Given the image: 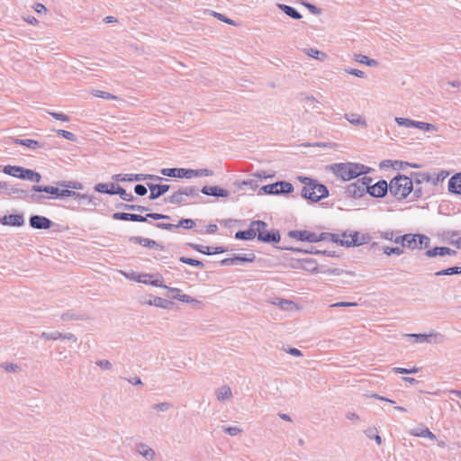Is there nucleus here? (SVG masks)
<instances>
[{
	"label": "nucleus",
	"instance_id": "1",
	"mask_svg": "<svg viewBox=\"0 0 461 461\" xmlns=\"http://www.w3.org/2000/svg\"><path fill=\"white\" fill-rule=\"evenodd\" d=\"M391 194L397 200L405 199L413 190L411 179L402 174H397L389 183Z\"/></svg>",
	"mask_w": 461,
	"mask_h": 461
},
{
	"label": "nucleus",
	"instance_id": "2",
	"mask_svg": "<svg viewBox=\"0 0 461 461\" xmlns=\"http://www.w3.org/2000/svg\"><path fill=\"white\" fill-rule=\"evenodd\" d=\"M112 218L116 221H134V222H147L149 219L154 221L170 220L171 216L158 212H149L146 215L131 213L125 212H117L113 213Z\"/></svg>",
	"mask_w": 461,
	"mask_h": 461
},
{
	"label": "nucleus",
	"instance_id": "3",
	"mask_svg": "<svg viewBox=\"0 0 461 461\" xmlns=\"http://www.w3.org/2000/svg\"><path fill=\"white\" fill-rule=\"evenodd\" d=\"M185 196L199 197V188L195 185L179 186L171 195L163 199L164 203L181 206L185 203Z\"/></svg>",
	"mask_w": 461,
	"mask_h": 461
},
{
	"label": "nucleus",
	"instance_id": "4",
	"mask_svg": "<svg viewBox=\"0 0 461 461\" xmlns=\"http://www.w3.org/2000/svg\"><path fill=\"white\" fill-rule=\"evenodd\" d=\"M259 221L264 227L258 226L256 227V238L259 242L267 243V244H277L281 240V235L278 230L271 229L267 230L268 224L261 220H257Z\"/></svg>",
	"mask_w": 461,
	"mask_h": 461
},
{
	"label": "nucleus",
	"instance_id": "5",
	"mask_svg": "<svg viewBox=\"0 0 461 461\" xmlns=\"http://www.w3.org/2000/svg\"><path fill=\"white\" fill-rule=\"evenodd\" d=\"M340 236L342 237L341 247L345 248L359 247L367 244L371 240V236L368 233L361 234L357 230L350 232L344 230Z\"/></svg>",
	"mask_w": 461,
	"mask_h": 461
},
{
	"label": "nucleus",
	"instance_id": "6",
	"mask_svg": "<svg viewBox=\"0 0 461 461\" xmlns=\"http://www.w3.org/2000/svg\"><path fill=\"white\" fill-rule=\"evenodd\" d=\"M328 167L336 176L343 181H350L358 177V171H353L351 162L334 163Z\"/></svg>",
	"mask_w": 461,
	"mask_h": 461
},
{
	"label": "nucleus",
	"instance_id": "7",
	"mask_svg": "<svg viewBox=\"0 0 461 461\" xmlns=\"http://www.w3.org/2000/svg\"><path fill=\"white\" fill-rule=\"evenodd\" d=\"M9 194H16L18 198L28 200L34 203H41L47 197L44 194H39L37 192L18 188L15 186H9Z\"/></svg>",
	"mask_w": 461,
	"mask_h": 461
},
{
	"label": "nucleus",
	"instance_id": "8",
	"mask_svg": "<svg viewBox=\"0 0 461 461\" xmlns=\"http://www.w3.org/2000/svg\"><path fill=\"white\" fill-rule=\"evenodd\" d=\"M292 263L290 264V267L294 269L301 268L304 271L310 272L312 274L321 273V266H318V263L315 259L307 258L295 259L291 258Z\"/></svg>",
	"mask_w": 461,
	"mask_h": 461
},
{
	"label": "nucleus",
	"instance_id": "9",
	"mask_svg": "<svg viewBox=\"0 0 461 461\" xmlns=\"http://www.w3.org/2000/svg\"><path fill=\"white\" fill-rule=\"evenodd\" d=\"M152 224L158 229L166 230L172 232L176 231L178 228L192 230L196 226L195 221L190 218H182L178 221L177 224L165 222H156Z\"/></svg>",
	"mask_w": 461,
	"mask_h": 461
},
{
	"label": "nucleus",
	"instance_id": "10",
	"mask_svg": "<svg viewBox=\"0 0 461 461\" xmlns=\"http://www.w3.org/2000/svg\"><path fill=\"white\" fill-rule=\"evenodd\" d=\"M311 197H305L304 199L311 203H317L321 199L327 198L330 195L327 186L321 184L318 180H314L310 188Z\"/></svg>",
	"mask_w": 461,
	"mask_h": 461
},
{
	"label": "nucleus",
	"instance_id": "11",
	"mask_svg": "<svg viewBox=\"0 0 461 461\" xmlns=\"http://www.w3.org/2000/svg\"><path fill=\"white\" fill-rule=\"evenodd\" d=\"M287 236L302 242H319L318 234L308 230H291L287 232Z\"/></svg>",
	"mask_w": 461,
	"mask_h": 461
},
{
	"label": "nucleus",
	"instance_id": "12",
	"mask_svg": "<svg viewBox=\"0 0 461 461\" xmlns=\"http://www.w3.org/2000/svg\"><path fill=\"white\" fill-rule=\"evenodd\" d=\"M277 249L280 250H288L297 253H303V254H312V255H324L330 258H337L339 255L336 253V251L333 250H319L315 249L313 248L308 249H302L298 247H292V246H278L276 247Z\"/></svg>",
	"mask_w": 461,
	"mask_h": 461
},
{
	"label": "nucleus",
	"instance_id": "13",
	"mask_svg": "<svg viewBox=\"0 0 461 461\" xmlns=\"http://www.w3.org/2000/svg\"><path fill=\"white\" fill-rule=\"evenodd\" d=\"M29 225L34 230H49L57 224L46 216L32 214L29 218Z\"/></svg>",
	"mask_w": 461,
	"mask_h": 461
},
{
	"label": "nucleus",
	"instance_id": "14",
	"mask_svg": "<svg viewBox=\"0 0 461 461\" xmlns=\"http://www.w3.org/2000/svg\"><path fill=\"white\" fill-rule=\"evenodd\" d=\"M135 281L144 285H150L155 287L168 288L167 285L163 284V277L161 275H151V274H140L137 275Z\"/></svg>",
	"mask_w": 461,
	"mask_h": 461
},
{
	"label": "nucleus",
	"instance_id": "15",
	"mask_svg": "<svg viewBox=\"0 0 461 461\" xmlns=\"http://www.w3.org/2000/svg\"><path fill=\"white\" fill-rule=\"evenodd\" d=\"M60 186H52V185H33L32 186V192H37V194H41V193L49 194V198H56V199H63L64 188L60 189ZM48 198V196H46Z\"/></svg>",
	"mask_w": 461,
	"mask_h": 461
},
{
	"label": "nucleus",
	"instance_id": "16",
	"mask_svg": "<svg viewBox=\"0 0 461 461\" xmlns=\"http://www.w3.org/2000/svg\"><path fill=\"white\" fill-rule=\"evenodd\" d=\"M389 190V184L384 179L377 181L375 184L366 189V194L375 198H384Z\"/></svg>",
	"mask_w": 461,
	"mask_h": 461
},
{
	"label": "nucleus",
	"instance_id": "17",
	"mask_svg": "<svg viewBox=\"0 0 461 461\" xmlns=\"http://www.w3.org/2000/svg\"><path fill=\"white\" fill-rule=\"evenodd\" d=\"M188 248L199 252V253H202V254H204V255H207V256H212V255H215V254H221V253H224V252H227L228 249L227 248L225 247H221V246H219V247H210V246H203V245H200V244H195V243H192V242H187L185 244Z\"/></svg>",
	"mask_w": 461,
	"mask_h": 461
},
{
	"label": "nucleus",
	"instance_id": "18",
	"mask_svg": "<svg viewBox=\"0 0 461 461\" xmlns=\"http://www.w3.org/2000/svg\"><path fill=\"white\" fill-rule=\"evenodd\" d=\"M160 173L168 177H177V178H187L190 179L193 177V169L191 168H183V167H168L162 168Z\"/></svg>",
	"mask_w": 461,
	"mask_h": 461
},
{
	"label": "nucleus",
	"instance_id": "19",
	"mask_svg": "<svg viewBox=\"0 0 461 461\" xmlns=\"http://www.w3.org/2000/svg\"><path fill=\"white\" fill-rule=\"evenodd\" d=\"M1 171L8 176L19 178L21 180H26L30 168H26L22 166L5 165L2 167Z\"/></svg>",
	"mask_w": 461,
	"mask_h": 461
},
{
	"label": "nucleus",
	"instance_id": "20",
	"mask_svg": "<svg viewBox=\"0 0 461 461\" xmlns=\"http://www.w3.org/2000/svg\"><path fill=\"white\" fill-rule=\"evenodd\" d=\"M0 223L4 226L22 227L25 223L23 212L5 214L0 218Z\"/></svg>",
	"mask_w": 461,
	"mask_h": 461
},
{
	"label": "nucleus",
	"instance_id": "21",
	"mask_svg": "<svg viewBox=\"0 0 461 461\" xmlns=\"http://www.w3.org/2000/svg\"><path fill=\"white\" fill-rule=\"evenodd\" d=\"M258 226H263L259 221H257V220L251 221L248 230H238L234 238L239 240H252L256 238V227Z\"/></svg>",
	"mask_w": 461,
	"mask_h": 461
},
{
	"label": "nucleus",
	"instance_id": "22",
	"mask_svg": "<svg viewBox=\"0 0 461 461\" xmlns=\"http://www.w3.org/2000/svg\"><path fill=\"white\" fill-rule=\"evenodd\" d=\"M200 192L203 194L216 198H225L230 195V192L227 189H224L219 185H204L199 189V193Z\"/></svg>",
	"mask_w": 461,
	"mask_h": 461
},
{
	"label": "nucleus",
	"instance_id": "23",
	"mask_svg": "<svg viewBox=\"0 0 461 461\" xmlns=\"http://www.w3.org/2000/svg\"><path fill=\"white\" fill-rule=\"evenodd\" d=\"M129 242L134 243V244H139V245L148 248V249H160V250H163L165 249V247L162 244L157 242L156 240H150L148 238H143L140 236L130 237Z\"/></svg>",
	"mask_w": 461,
	"mask_h": 461
},
{
	"label": "nucleus",
	"instance_id": "24",
	"mask_svg": "<svg viewBox=\"0 0 461 461\" xmlns=\"http://www.w3.org/2000/svg\"><path fill=\"white\" fill-rule=\"evenodd\" d=\"M149 200H156L170 190L169 185L148 183Z\"/></svg>",
	"mask_w": 461,
	"mask_h": 461
},
{
	"label": "nucleus",
	"instance_id": "25",
	"mask_svg": "<svg viewBox=\"0 0 461 461\" xmlns=\"http://www.w3.org/2000/svg\"><path fill=\"white\" fill-rule=\"evenodd\" d=\"M409 337L412 338L415 343H439L442 341L443 336L441 334H422V333H414V334H409Z\"/></svg>",
	"mask_w": 461,
	"mask_h": 461
},
{
	"label": "nucleus",
	"instance_id": "26",
	"mask_svg": "<svg viewBox=\"0 0 461 461\" xmlns=\"http://www.w3.org/2000/svg\"><path fill=\"white\" fill-rule=\"evenodd\" d=\"M415 240V233H407L395 237L393 241L403 248L414 250L417 249Z\"/></svg>",
	"mask_w": 461,
	"mask_h": 461
},
{
	"label": "nucleus",
	"instance_id": "27",
	"mask_svg": "<svg viewBox=\"0 0 461 461\" xmlns=\"http://www.w3.org/2000/svg\"><path fill=\"white\" fill-rule=\"evenodd\" d=\"M142 304L154 305L162 309L171 310L175 306V303L167 299H164L159 296L150 295V299L148 301H140Z\"/></svg>",
	"mask_w": 461,
	"mask_h": 461
},
{
	"label": "nucleus",
	"instance_id": "28",
	"mask_svg": "<svg viewBox=\"0 0 461 461\" xmlns=\"http://www.w3.org/2000/svg\"><path fill=\"white\" fill-rule=\"evenodd\" d=\"M447 189L450 194L461 195V172L454 174L449 178Z\"/></svg>",
	"mask_w": 461,
	"mask_h": 461
},
{
	"label": "nucleus",
	"instance_id": "29",
	"mask_svg": "<svg viewBox=\"0 0 461 461\" xmlns=\"http://www.w3.org/2000/svg\"><path fill=\"white\" fill-rule=\"evenodd\" d=\"M459 230H444L442 233L443 240H446L449 244L455 246L457 249H461V238L459 237Z\"/></svg>",
	"mask_w": 461,
	"mask_h": 461
},
{
	"label": "nucleus",
	"instance_id": "30",
	"mask_svg": "<svg viewBox=\"0 0 461 461\" xmlns=\"http://www.w3.org/2000/svg\"><path fill=\"white\" fill-rule=\"evenodd\" d=\"M345 194L348 197L357 199L363 197L365 194H366V189L361 188L358 183L354 182L347 185Z\"/></svg>",
	"mask_w": 461,
	"mask_h": 461
},
{
	"label": "nucleus",
	"instance_id": "31",
	"mask_svg": "<svg viewBox=\"0 0 461 461\" xmlns=\"http://www.w3.org/2000/svg\"><path fill=\"white\" fill-rule=\"evenodd\" d=\"M410 179H411L412 185H420L425 182H430L432 180V176L429 172H411L410 175Z\"/></svg>",
	"mask_w": 461,
	"mask_h": 461
},
{
	"label": "nucleus",
	"instance_id": "32",
	"mask_svg": "<svg viewBox=\"0 0 461 461\" xmlns=\"http://www.w3.org/2000/svg\"><path fill=\"white\" fill-rule=\"evenodd\" d=\"M111 187L113 188V191H112L113 195L118 194L122 200L128 203H131L136 200V197H134L133 194L127 193L126 190L120 185L111 184Z\"/></svg>",
	"mask_w": 461,
	"mask_h": 461
},
{
	"label": "nucleus",
	"instance_id": "33",
	"mask_svg": "<svg viewBox=\"0 0 461 461\" xmlns=\"http://www.w3.org/2000/svg\"><path fill=\"white\" fill-rule=\"evenodd\" d=\"M66 197H73V198L78 199V200L87 199L88 204H93L94 207L96 206V203L94 202L93 196H90L86 194H81V193L76 192L74 190H69V189L64 188L63 199Z\"/></svg>",
	"mask_w": 461,
	"mask_h": 461
},
{
	"label": "nucleus",
	"instance_id": "34",
	"mask_svg": "<svg viewBox=\"0 0 461 461\" xmlns=\"http://www.w3.org/2000/svg\"><path fill=\"white\" fill-rule=\"evenodd\" d=\"M415 243L417 244L416 249H429L430 246V238L422 233H415Z\"/></svg>",
	"mask_w": 461,
	"mask_h": 461
},
{
	"label": "nucleus",
	"instance_id": "35",
	"mask_svg": "<svg viewBox=\"0 0 461 461\" xmlns=\"http://www.w3.org/2000/svg\"><path fill=\"white\" fill-rule=\"evenodd\" d=\"M116 182H135L141 181V174H116L113 176Z\"/></svg>",
	"mask_w": 461,
	"mask_h": 461
},
{
	"label": "nucleus",
	"instance_id": "36",
	"mask_svg": "<svg viewBox=\"0 0 461 461\" xmlns=\"http://www.w3.org/2000/svg\"><path fill=\"white\" fill-rule=\"evenodd\" d=\"M319 241H331L337 245L341 246L342 237L336 233L331 232H321L318 235Z\"/></svg>",
	"mask_w": 461,
	"mask_h": 461
},
{
	"label": "nucleus",
	"instance_id": "37",
	"mask_svg": "<svg viewBox=\"0 0 461 461\" xmlns=\"http://www.w3.org/2000/svg\"><path fill=\"white\" fill-rule=\"evenodd\" d=\"M61 320L64 321H86L88 320V316L85 313H75L71 312H63L60 316Z\"/></svg>",
	"mask_w": 461,
	"mask_h": 461
},
{
	"label": "nucleus",
	"instance_id": "38",
	"mask_svg": "<svg viewBox=\"0 0 461 461\" xmlns=\"http://www.w3.org/2000/svg\"><path fill=\"white\" fill-rule=\"evenodd\" d=\"M298 179L300 180L301 183L304 185V186L302 189V196L303 198L311 197L310 188L315 179L303 176H299Z\"/></svg>",
	"mask_w": 461,
	"mask_h": 461
},
{
	"label": "nucleus",
	"instance_id": "39",
	"mask_svg": "<svg viewBox=\"0 0 461 461\" xmlns=\"http://www.w3.org/2000/svg\"><path fill=\"white\" fill-rule=\"evenodd\" d=\"M277 6L286 15H288L289 17H291L293 19L299 20L302 18L301 14L293 6L283 5V4H279V5H277Z\"/></svg>",
	"mask_w": 461,
	"mask_h": 461
},
{
	"label": "nucleus",
	"instance_id": "40",
	"mask_svg": "<svg viewBox=\"0 0 461 461\" xmlns=\"http://www.w3.org/2000/svg\"><path fill=\"white\" fill-rule=\"evenodd\" d=\"M138 451L143 457H145L148 460L154 459L156 455L155 451L144 443H140L138 445Z\"/></svg>",
	"mask_w": 461,
	"mask_h": 461
},
{
	"label": "nucleus",
	"instance_id": "41",
	"mask_svg": "<svg viewBox=\"0 0 461 461\" xmlns=\"http://www.w3.org/2000/svg\"><path fill=\"white\" fill-rule=\"evenodd\" d=\"M56 185L58 186H60V187H63V188H66V189H72V190H81L83 189V184L80 183V182H77V181H66V180H61V181H58L56 182Z\"/></svg>",
	"mask_w": 461,
	"mask_h": 461
},
{
	"label": "nucleus",
	"instance_id": "42",
	"mask_svg": "<svg viewBox=\"0 0 461 461\" xmlns=\"http://www.w3.org/2000/svg\"><path fill=\"white\" fill-rule=\"evenodd\" d=\"M216 396L218 401L224 402L231 398L232 393L228 385H223L216 391Z\"/></svg>",
	"mask_w": 461,
	"mask_h": 461
},
{
	"label": "nucleus",
	"instance_id": "43",
	"mask_svg": "<svg viewBox=\"0 0 461 461\" xmlns=\"http://www.w3.org/2000/svg\"><path fill=\"white\" fill-rule=\"evenodd\" d=\"M276 188L278 190L279 194H289L294 192V185L286 181H277Z\"/></svg>",
	"mask_w": 461,
	"mask_h": 461
},
{
	"label": "nucleus",
	"instance_id": "44",
	"mask_svg": "<svg viewBox=\"0 0 461 461\" xmlns=\"http://www.w3.org/2000/svg\"><path fill=\"white\" fill-rule=\"evenodd\" d=\"M273 303L278 305L282 310L285 311H292L294 308L296 307V304L293 301L278 297L275 298Z\"/></svg>",
	"mask_w": 461,
	"mask_h": 461
},
{
	"label": "nucleus",
	"instance_id": "45",
	"mask_svg": "<svg viewBox=\"0 0 461 461\" xmlns=\"http://www.w3.org/2000/svg\"><path fill=\"white\" fill-rule=\"evenodd\" d=\"M446 247L443 246H436L432 249H429L424 252V256L427 258H436L438 256L439 257H445L446 256Z\"/></svg>",
	"mask_w": 461,
	"mask_h": 461
},
{
	"label": "nucleus",
	"instance_id": "46",
	"mask_svg": "<svg viewBox=\"0 0 461 461\" xmlns=\"http://www.w3.org/2000/svg\"><path fill=\"white\" fill-rule=\"evenodd\" d=\"M364 433L368 438L374 439L377 445L382 444V438L378 434V430L376 428H368L364 431Z\"/></svg>",
	"mask_w": 461,
	"mask_h": 461
},
{
	"label": "nucleus",
	"instance_id": "47",
	"mask_svg": "<svg viewBox=\"0 0 461 461\" xmlns=\"http://www.w3.org/2000/svg\"><path fill=\"white\" fill-rule=\"evenodd\" d=\"M235 263L241 262V263H251L254 262L256 259V256L254 253L250 254H235L233 255Z\"/></svg>",
	"mask_w": 461,
	"mask_h": 461
},
{
	"label": "nucleus",
	"instance_id": "48",
	"mask_svg": "<svg viewBox=\"0 0 461 461\" xmlns=\"http://www.w3.org/2000/svg\"><path fill=\"white\" fill-rule=\"evenodd\" d=\"M355 60L361 64H366L369 67H376L378 62L375 59H369L367 56L362 54H356Z\"/></svg>",
	"mask_w": 461,
	"mask_h": 461
},
{
	"label": "nucleus",
	"instance_id": "49",
	"mask_svg": "<svg viewBox=\"0 0 461 461\" xmlns=\"http://www.w3.org/2000/svg\"><path fill=\"white\" fill-rule=\"evenodd\" d=\"M179 261L184 264H186V265H189L192 267H199V268H203L204 267V264L203 261L195 259V258L185 257V256L180 257Z\"/></svg>",
	"mask_w": 461,
	"mask_h": 461
},
{
	"label": "nucleus",
	"instance_id": "50",
	"mask_svg": "<svg viewBox=\"0 0 461 461\" xmlns=\"http://www.w3.org/2000/svg\"><path fill=\"white\" fill-rule=\"evenodd\" d=\"M304 52L309 56V57H312L317 60H324L326 58H327V54L322 52V51H320L316 49H312V48H310V49H306L304 50Z\"/></svg>",
	"mask_w": 461,
	"mask_h": 461
},
{
	"label": "nucleus",
	"instance_id": "51",
	"mask_svg": "<svg viewBox=\"0 0 461 461\" xmlns=\"http://www.w3.org/2000/svg\"><path fill=\"white\" fill-rule=\"evenodd\" d=\"M112 183H99L96 184L94 187L95 192H98L100 194H107L113 195L112 191H113V188L111 187Z\"/></svg>",
	"mask_w": 461,
	"mask_h": 461
},
{
	"label": "nucleus",
	"instance_id": "52",
	"mask_svg": "<svg viewBox=\"0 0 461 461\" xmlns=\"http://www.w3.org/2000/svg\"><path fill=\"white\" fill-rule=\"evenodd\" d=\"M415 128L428 132H436L438 131V127L436 125L418 121L415 122Z\"/></svg>",
	"mask_w": 461,
	"mask_h": 461
},
{
	"label": "nucleus",
	"instance_id": "53",
	"mask_svg": "<svg viewBox=\"0 0 461 461\" xmlns=\"http://www.w3.org/2000/svg\"><path fill=\"white\" fill-rule=\"evenodd\" d=\"M172 298L178 300L182 303H197L199 305H203V303L201 301H198L188 294H174V295H172Z\"/></svg>",
	"mask_w": 461,
	"mask_h": 461
},
{
	"label": "nucleus",
	"instance_id": "54",
	"mask_svg": "<svg viewBox=\"0 0 461 461\" xmlns=\"http://www.w3.org/2000/svg\"><path fill=\"white\" fill-rule=\"evenodd\" d=\"M346 118L353 125H366L365 119L358 114H346Z\"/></svg>",
	"mask_w": 461,
	"mask_h": 461
},
{
	"label": "nucleus",
	"instance_id": "55",
	"mask_svg": "<svg viewBox=\"0 0 461 461\" xmlns=\"http://www.w3.org/2000/svg\"><path fill=\"white\" fill-rule=\"evenodd\" d=\"M261 192L265 194L278 195V190L276 188V182L261 186L259 189V193H261Z\"/></svg>",
	"mask_w": 461,
	"mask_h": 461
},
{
	"label": "nucleus",
	"instance_id": "56",
	"mask_svg": "<svg viewBox=\"0 0 461 461\" xmlns=\"http://www.w3.org/2000/svg\"><path fill=\"white\" fill-rule=\"evenodd\" d=\"M411 434L416 437L428 438L429 439L436 438V436L428 428H424L421 429H415Z\"/></svg>",
	"mask_w": 461,
	"mask_h": 461
},
{
	"label": "nucleus",
	"instance_id": "57",
	"mask_svg": "<svg viewBox=\"0 0 461 461\" xmlns=\"http://www.w3.org/2000/svg\"><path fill=\"white\" fill-rule=\"evenodd\" d=\"M436 276L458 275L457 266L449 267L434 274Z\"/></svg>",
	"mask_w": 461,
	"mask_h": 461
},
{
	"label": "nucleus",
	"instance_id": "58",
	"mask_svg": "<svg viewBox=\"0 0 461 461\" xmlns=\"http://www.w3.org/2000/svg\"><path fill=\"white\" fill-rule=\"evenodd\" d=\"M420 368L413 366L411 368H405V367H393V372L395 374H402V375H411V374H417L419 372Z\"/></svg>",
	"mask_w": 461,
	"mask_h": 461
},
{
	"label": "nucleus",
	"instance_id": "59",
	"mask_svg": "<svg viewBox=\"0 0 461 461\" xmlns=\"http://www.w3.org/2000/svg\"><path fill=\"white\" fill-rule=\"evenodd\" d=\"M321 273L322 274H330L334 276H339L344 273V270L338 267H328L327 266H321Z\"/></svg>",
	"mask_w": 461,
	"mask_h": 461
},
{
	"label": "nucleus",
	"instance_id": "60",
	"mask_svg": "<svg viewBox=\"0 0 461 461\" xmlns=\"http://www.w3.org/2000/svg\"><path fill=\"white\" fill-rule=\"evenodd\" d=\"M41 179H42V176L39 172L30 168L26 181L39 184L41 181Z\"/></svg>",
	"mask_w": 461,
	"mask_h": 461
},
{
	"label": "nucleus",
	"instance_id": "61",
	"mask_svg": "<svg viewBox=\"0 0 461 461\" xmlns=\"http://www.w3.org/2000/svg\"><path fill=\"white\" fill-rule=\"evenodd\" d=\"M395 122L398 123V125L403 126L405 128L415 127V122H416V121H414V120L402 118V117H396Z\"/></svg>",
	"mask_w": 461,
	"mask_h": 461
},
{
	"label": "nucleus",
	"instance_id": "62",
	"mask_svg": "<svg viewBox=\"0 0 461 461\" xmlns=\"http://www.w3.org/2000/svg\"><path fill=\"white\" fill-rule=\"evenodd\" d=\"M41 338L46 340H56L61 339V332L59 331H52V332H42Z\"/></svg>",
	"mask_w": 461,
	"mask_h": 461
},
{
	"label": "nucleus",
	"instance_id": "63",
	"mask_svg": "<svg viewBox=\"0 0 461 461\" xmlns=\"http://www.w3.org/2000/svg\"><path fill=\"white\" fill-rule=\"evenodd\" d=\"M384 253L387 256L397 255L400 256L403 253V249L400 247H384Z\"/></svg>",
	"mask_w": 461,
	"mask_h": 461
},
{
	"label": "nucleus",
	"instance_id": "64",
	"mask_svg": "<svg viewBox=\"0 0 461 461\" xmlns=\"http://www.w3.org/2000/svg\"><path fill=\"white\" fill-rule=\"evenodd\" d=\"M449 175V173L446 170H441L440 172H438L436 176V177H432V180H430V182L434 185H438L439 183L443 182L444 179L446 177H447Z\"/></svg>",
	"mask_w": 461,
	"mask_h": 461
}]
</instances>
